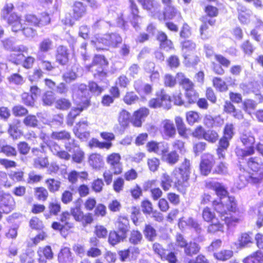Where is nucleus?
<instances>
[{"label":"nucleus","mask_w":263,"mask_h":263,"mask_svg":"<svg viewBox=\"0 0 263 263\" xmlns=\"http://www.w3.org/2000/svg\"><path fill=\"white\" fill-rule=\"evenodd\" d=\"M250 178V176L247 173L239 175L238 180L237 182V187L241 189L245 187L248 183Z\"/></svg>","instance_id":"obj_57"},{"label":"nucleus","mask_w":263,"mask_h":263,"mask_svg":"<svg viewBox=\"0 0 263 263\" xmlns=\"http://www.w3.org/2000/svg\"><path fill=\"white\" fill-rule=\"evenodd\" d=\"M56 62L62 66H65L69 61V52L67 47L60 45L56 49Z\"/></svg>","instance_id":"obj_11"},{"label":"nucleus","mask_w":263,"mask_h":263,"mask_svg":"<svg viewBox=\"0 0 263 263\" xmlns=\"http://www.w3.org/2000/svg\"><path fill=\"white\" fill-rule=\"evenodd\" d=\"M70 217L71 214L70 213L67 211L63 212L60 215L59 218V220L62 223L54 221L51 224V228L54 230L59 231L61 235L65 237L68 231L74 227L73 223L69 221Z\"/></svg>","instance_id":"obj_8"},{"label":"nucleus","mask_w":263,"mask_h":263,"mask_svg":"<svg viewBox=\"0 0 263 263\" xmlns=\"http://www.w3.org/2000/svg\"><path fill=\"white\" fill-rule=\"evenodd\" d=\"M200 250L198 244L195 242L190 241L184 249V253L189 256L197 254Z\"/></svg>","instance_id":"obj_31"},{"label":"nucleus","mask_w":263,"mask_h":263,"mask_svg":"<svg viewBox=\"0 0 263 263\" xmlns=\"http://www.w3.org/2000/svg\"><path fill=\"white\" fill-rule=\"evenodd\" d=\"M70 136V133L65 130L52 132L50 135V137L52 139L58 141H67V139H69Z\"/></svg>","instance_id":"obj_34"},{"label":"nucleus","mask_w":263,"mask_h":263,"mask_svg":"<svg viewBox=\"0 0 263 263\" xmlns=\"http://www.w3.org/2000/svg\"><path fill=\"white\" fill-rule=\"evenodd\" d=\"M89 90L96 95H100L104 89L102 87L99 86L96 82L90 81L88 83Z\"/></svg>","instance_id":"obj_58"},{"label":"nucleus","mask_w":263,"mask_h":263,"mask_svg":"<svg viewBox=\"0 0 263 263\" xmlns=\"http://www.w3.org/2000/svg\"><path fill=\"white\" fill-rule=\"evenodd\" d=\"M241 48L245 54L249 55H251L255 49V47L249 40H246L243 42L241 45Z\"/></svg>","instance_id":"obj_54"},{"label":"nucleus","mask_w":263,"mask_h":263,"mask_svg":"<svg viewBox=\"0 0 263 263\" xmlns=\"http://www.w3.org/2000/svg\"><path fill=\"white\" fill-rule=\"evenodd\" d=\"M118 228L121 234L126 237V233L129 229V220L126 217H120L118 219Z\"/></svg>","instance_id":"obj_27"},{"label":"nucleus","mask_w":263,"mask_h":263,"mask_svg":"<svg viewBox=\"0 0 263 263\" xmlns=\"http://www.w3.org/2000/svg\"><path fill=\"white\" fill-rule=\"evenodd\" d=\"M202 24L200 27V32L202 39H207V35L205 31L209 29V25L214 26L216 20L213 18H209V16H203L202 17Z\"/></svg>","instance_id":"obj_19"},{"label":"nucleus","mask_w":263,"mask_h":263,"mask_svg":"<svg viewBox=\"0 0 263 263\" xmlns=\"http://www.w3.org/2000/svg\"><path fill=\"white\" fill-rule=\"evenodd\" d=\"M74 97L78 106L72 108L68 114L67 118L68 125H72L74 119L89 105L90 97L87 85L84 84H80Z\"/></svg>","instance_id":"obj_3"},{"label":"nucleus","mask_w":263,"mask_h":263,"mask_svg":"<svg viewBox=\"0 0 263 263\" xmlns=\"http://www.w3.org/2000/svg\"><path fill=\"white\" fill-rule=\"evenodd\" d=\"M240 139L245 148L237 147L235 152L238 159L243 160L255 153V139L254 137L250 134H243Z\"/></svg>","instance_id":"obj_6"},{"label":"nucleus","mask_w":263,"mask_h":263,"mask_svg":"<svg viewBox=\"0 0 263 263\" xmlns=\"http://www.w3.org/2000/svg\"><path fill=\"white\" fill-rule=\"evenodd\" d=\"M224 135L222 138L231 140L234 136V126L232 124H227L224 128Z\"/></svg>","instance_id":"obj_62"},{"label":"nucleus","mask_w":263,"mask_h":263,"mask_svg":"<svg viewBox=\"0 0 263 263\" xmlns=\"http://www.w3.org/2000/svg\"><path fill=\"white\" fill-rule=\"evenodd\" d=\"M65 147L66 149L70 153L76 150L77 148H80L78 142L74 139H71V137L69 139L67 140V142L65 143Z\"/></svg>","instance_id":"obj_59"},{"label":"nucleus","mask_w":263,"mask_h":263,"mask_svg":"<svg viewBox=\"0 0 263 263\" xmlns=\"http://www.w3.org/2000/svg\"><path fill=\"white\" fill-rule=\"evenodd\" d=\"M162 160L170 165L175 164L179 160V156L174 150L168 153V147H164L161 151Z\"/></svg>","instance_id":"obj_13"},{"label":"nucleus","mask_w":263,"mask_h":263,"mask_svg":"<svg viewBox=\"0 0 263 263\" xmlns=\"http://www.w3.org/2000/svg\"><path fill=\"white\" fill-rule=\"evenodd\" d=\"M108 62L104 55H96L91 64L86 65V68L93 73L94 78L105 82L107 77L106 67Z\"/></svg>","instance_id":"obj_4"},{"label":"nucleus","mask_w":263,"mask_h":263,"mask_svg":"<svg viewBox=\"0 0 263 263\" xmlns=\"http://www.w3.org/2000/svg\"><path fill=\"white\" fill-rule=\"evenodd\" d=\"M243 263H262L263 253L260 251H257L250 255L246 257L243 260Z\"/></svg>","instance_id":"obj_24"},{"label":"nucleus","mask_w":263,"mask_h":263,"mask_svg":"<svg viewBox=\"0 0 263 263\" xmlns=\"http://www.w3.org/2000/svg\"><path fill=\"white\" fill-rule=\"evenodd\" d=\"M35 195L38 200L45 201L48 196V193L45 188L39 187L35 189Z\"/></svg>","instance_id":"obj_52"},{"label":"nucleus","mask_w":263,"mask_h":263,"mask_svg":"<svg viewBox=\"0 0 263 263\" xmlns=\"http://www.w3.org/2000/svg\"><path fill=\"white\" fill-rule=\"evenodd\" d=\"M120 159L121 156L117 153H112L107 158V162L110 165V169L115 175L120 174L122 171Z\"/></svg>","instance_id":"obj_10"},{"label":"nucleus","mask_w":263,"mask_h":263,"mask_svg":"<svg viewBox=\"0 0 263 263\" xmlns=\"http://www.w3.org/2000/svg\"><path fill=\"white\" fill-rule=\"evenodd\" d=\"M249 167L254 172L258 171L262 166V163L260 159L256 157H251L248 161Z\"/></svg>","instance_id":"obj_41"},{"label":"nucleus","mask_w":263,"mask_h":263,"mask_svg":"<svg viewBox=\"0 0 263 263\" xmlns=\"http://www.w3.org/2000/svg\"><path fill=\"white\" fill-rule=\"evenodd\" d=\"M40 263H46V259H50L53 257V253L50 246H46L44 248H40L37 251Z\"/></svg>","instance_id":"obj_20"},{"label":"nucleus","mask_w":263,"mask_h":263,"mask_svg":"<svg viewBox=\"0 0 263 263\" xmlns=\"http://www.w3.org/2000/svg\"><path fill=\"white\" fill-rule=\"evenodd\" d=\"M129 11L128 20L136 30L140 29L143 17L139 15V9L137 4L134 0H129Z\"/></svg>","instance_id":"obj_9"},{"label":"nucleus","mask_w":263,"mask_h":263,"mask_svg":"<svg viewBox=\"0 0 263 263\" xmlns=\"http://www.w3.org/2000/svg\"><path fill=\"white\" fill-rule=\"evenodd\" d=\"M143 233L145 238L149 241H154L157 236L156 230L151 224H145Z\"/></svg>","instance_id":"obj_30"},{"label":"nucleus","mask_w":263,"mask_h":263,"mask_svg":"<svg viewBox=\"0 0 263 263\" xmlns=\"http://www.w3.org/2000/svg\"><path fill=\"white\" fill-rule=\"evenodd\" d=\"M47 187L50 192L54 193L59 191L60 186L61 182L58 180L53 178L48 179L46 180Z\"/></svg>","instance_id":"obj_42"},{"label":"nucleus","mask_w":263,"mask_h":263,"mask_svg":"<svg viewBox=\"0 0 263 263\" xmlns=\"http://www.w3.org/2000/svg\"><path fill=\"white\" fill-rule=\"evenodd\" d=\"M55 97L54 93L52 91H47L42 96V100L43 104L50 106L55 101Z\"/></svg>","instance_id":"obj_39"},{"label":"nucleus","mask_w":263,"mask_h":263,"mask_svg":"<svg viewBox=\"0 0 263 263\" xmlns=\"http://www.w3.org/2000/svg\"><path fill=\"white\" fill-rule=\"evenodd\" d=\"M125 238L126 237L122 234H119L116 231H112L109 233L108 242L112 246H115L120 241H123Z\"/></svg>","instance_id":"obj_35"},{"label":"nucleus","mask_w":263,"mask_h":263,"mask_svg":"<svg viewBox=\"0 0 263 263\" xmlns=\"http://www.w3.org/2000/svg\"><path fill=\"white\" fill-rule=\"evenodd\" d=\"M130 117V114L125 109L122 110L119 113L118 122L120 126V129H119L120 134L123 133L125 128L128 126L129 123Z\"/></svg>","instance_id":"obj_18"},{"label":"nucleus","mask_w":263,"mask_h":263,"mask_svg":"<svg viewBox=\"0 0 263 263\" xmlns=\"http://www.w3.org/2000/svg\"><path fill=\"white\" fill-rule=\"evenodd\" d=\"M36 58L39 62V68L41 69H42L47 71H51L54 68L50 61L45 60V56H41V54H37Z\"/></svg>","instance_id":"obj_33"},{"label":"nucleus","mask_w":263,"mask_h":263,"mask_svg":"<svg viewBox=\"0 0 263 263\" xmlns=\"http://www.w3.org/2000/svg\"><path fill=\"white\" fill-rule=\"evenodd\" d=\"M164 133L166 136L168 138L174 137L176 131L173 122L168 120H165L163 122Z\"/></svg>","instance_id":"obj_25"},{"label":"nucleus","mask_w":263,"mask_h":263,"mask_svg":"<svg viewBox=\"0 0 263 263\" xmlns=\"http://www.w3.org/2000/svg\"><path fill=\"white\" fill-rule=\"evenodd\" d=\"M23 123L28 127H36L38 124V120L35 116L29 115L24 119Z\"/></svg>","instance_id":"obj_45"},{"label":"nucleus","mask_w":263,"mask_h":263,"mask_svg":"<svg viewBox=\"0 0 263 263\" xmlns=\"http://www.w3.org/2000/svg\"><path fill=\"white\" fill-rule=\"evenodd\" d=\"M58 259L61 263H71L73 258L68 248L62 249L59 254Z\"/></svg>","instance_id":"obj_26"},{"label":"nucleus","mask_w":263,"mask_h":263,"mask_svg":"<svg viewBox=\"0 0 263 263\" xmlns=\"http://www.w3.org/2000/svg\"><path fill=\"white\" fill-rule=\"evenodd\" d=\"M223 228V224H221L218 219H214V220L211 221V224L208 227V232L214 233L217 231H222Z\"/></svg>","instance_id":"obj_43"},{"label":"nucleus","mask_w":263,"mask_h":263,"mask_svg":"<svg viewBox=\"0 0 263 263\" xmlns=\"http://www.w3.org/2000/svg\"><path fill=\"white\" fill-rule=\"evenodd\" d=\"M143 9L153 12L157 9L158 4L155 0H137Z\"/></svg>","instance_id":"obj_29"},{"label":"nucleus","mask_w":263,"mask_h":263,"mask_svg":"<svg viewBox=\"0 0 263 263\" xmlns=\"http://www.w3.org/2000/svg\"><path fill=\"white\" fill-rule=\"evenodd\" d=\"M0 152L4 153L6 156L9 157H15L17 154V152L16 148L8 144H0Z\"/></svg>","instance_id":"obj_37"},{"label":"nucleus","mask_w":263,"mask_h":263,"mask_svg":"<svg viewBox=\"0 0 263 263\" xmlns=\"http://www.w3.org/2000/svg\"><path fill=\"white\" fill-rule=\"evenodd\" d=\"M214 164V160L212 155L203 157L200 163V170L202 175L207 176L211 171Z\"/></svg>","instance_id":"obj_14"},{"label":"nucleus","mask_w":263,"mask_h":263,"mask_svg":"<svg viewBox=\"0 0 263 263\" xmlns=\"http://www.w3.org/2000/svg\"><path fill=\"white\" fill-rule=\"evenodd\" d=\"M71 153V158L73 162L77 163H81L82 162L84 158V153L80 148H77Z\"/></svg>","instance_id":"obj_48"},{"label":"nucleus","mask_w":263,"mask_h":263,"mask_svg":"<svg viewBox=\"0 0 263 263\" xmlns=\"http://www.w3.org/2000/svg\"><path fill=\"white\" fill-rule=\"evenodd\" d=\"M177 79L179 84L185 89V92L191 89H194L193 82L189 79L185 78L183 73H178Z\"/></svg>","instance_id":"obj_23"},{"label":"nucleus","mask_w":263,"mask_h":263,"mask_svg":"<svg viewBox=\"0 0 263 263\" xmlns=\"http://www.w3.org/2000/svg\"><path fill=\"white\" fill-rule=\"evenodd\" d=\"M191 174V163L189 160L185 158L179 167H176L172 176L174 181L166 174H163L161 178V186L164 191H167L174 182L178 190H183L189 186L188 180Z\"/></svg>","instance_id":"obj_2"},{"label":"nucleus","mask_w":263,"mask_h":263,"mask_svg":"<svg viewBox=\"0 0 263 263\" xmlns=\"http://www.w3.org/2000/svg\"><path fill=\"white\" fill-rule=\"evenodd\" d=\"M149 114V110L145 107L140 108L135 111L132 119V123L134 126L141 127L142 122Z\"/></svg>","instance_id":"obj_12"},{"label":"nucleus","mask_w":263,"mask_h":263,"mask_svg":"<svg viewBox=\"0 0 263 263\" xmlns=\"http://www.w3.org/2000/svg\"><path fill=\"white\" fill-rule=\"evenodd\" d=\"M175 123L179 135L183 138H187V129L183 119L180 117H177L175 118Z\"/></svg>","instance_id":"obj_32"},{"label":"nucleus","mask_w":263,"mask_h":263,"mask_svg":"<svg viewBox=\"0 0 263 263\" xmlns=\"http://www.w3.org/2000/svg\"><path fill=\"white\" fill-rule=\"evenodd\" d=\"M24 52H17V53H11L8 57V59L9 61L17 65L23 60V58L25 57Z\"/></svg>","instance_id":"obj_56"},{"label":"nucleus","mask_w":263,"mask_h":263,"mask_svg":"<svg viewBox=\"0 0 263 263\" xmlns=\"http://www.w3.org/2000/svg\"><path fill=\"white\" fill-rule=\"evenodd\" d=\"M233 255L231 250H224L218 253H214V256L218 260L225 261L230 259Z\"/></svg>","instance_id":"obj_40"},{"label":"nucleus","mask_w":263,"mask_h":263,"mask_svg":"<svg viewBox=\"0 0 263 263\" xmlns=\"http://www.w3.org/2000/svg\"><path fill=\"white\" fill-rule=\"evenodd\" d=\"M170 104V97L164 92L161 91L157 98L152 99L149 102V106L152 108H157Z\"/></svg>","instance_id":"obj_15"},{"label":"nucleus","mask_w":263,"mask_h":263,"mask_svg":"<svg viewBox=\"0 0 263 263\" xmlns=\"http://www.w3.org/2000/svg\"><path fill=\"white\" fill-rule=\"evenodd\" d=\"M70 214L77 221L80 222L82 221L84 214L81 210L79 203H77L75 207L71 208Z\"/></svg>","instance_id":"obj_38"},{"label":"nucleus","mask_w":263,"mask_h":263,"mask_svg":"<svg viewBox=\"0 0 263 263\" xmlns=\"http://www.w3.org/2000/svg\"><path fill=\"white\" fill-rule=\"evenodd\" d=\"M202 217L204 220L208 222H211L214 220V219H217L215 214L209 208L204 209L202 212Z\"/></svg>","instance_id":"obj_64"},{"label":"nucleus","mask_w":263,"mask_h":263,"mask_svg":"<svg viewBox=\"0 0 263 263\" xmlns=\"http://www.w3.org/2000/svg\"><path fill=\"white\" fill-rule=\"evenodd\" d=\"M138 97L133 92H127L124 97V102L128 104H134L138 100Z\"/></svg>","instance_id":"obj_63"},{"label":"nucleus","mask_w":263,"mask_h":263,"mask_svg":"<svg viewBox=\"0 0 263 263\" xmlns=\"http://www.w3.org/2000/svg\"><path fill=\"white\" fill-rule=\"evenodd\" d=\"M214 86L219 91L223 92L227 90L228 86L226 82L221 78L215 77L213 79Z\"/></svg>","instance_id":"obj_46"},{"label":"nucleus","mask_w":263,"mask_h":263,"mask_svg":"<svg viewBox=\"0 0 263 263\" xmlns=\"http://www.w3.org/2000/svg\"><path fill=\"white\" fill-rule=\"evenodd\" d=\"M230 140L225 138H221L219 139L216 152L219 159H224L228 148L230 146Z\"/></svg>","instance_id":"obj_17"},{"label":"nucleus","mask_w":263,"mask_h":263,"mask_svg":"<svg viewBox=\"0 0 263 263\" xmlns=\"http://www.w3.org/2000/svg\"><path fill=\"white\" fill-rule=\"evenodd\" d=\"M207 187L215 191L219 197L218 200L213 201L214 210L219 214L220 219L226 223L230 222V212H235L236 203L233 197L228 196V193L225 187L217 181H210L206 183Z\"/></svg>","instance_id":"obj_1"},{"label":"nucleus","mask_w":263,"mask_h":263,"mask_svg":"<svg viewBox=\"0 0 263 263\" xmlns=\"http://www.w3.org/2000/svg\"><path fill=\"white\" fill-rule=\"evenodd\" d=\"M4 48L8 50L13 51L15 52H25L27 54L28 48L24 45L14 46V42L12 39H8L3 41Z\"/></svg>","instance_id":"obj_16"},{"label":"nucleus","mask_w":263,"mask_h":263,"mask_svg":"<svg viewBox=\"0 0 263 263\" xmlns=\"http://www.w3.org/2000/svg\"><path fill=\"white\" fill-rule=\"evenodd\" d=\"M43 71L40 68H35L33 69L32 73L29 75L28 79L31 82H37L43 77Z\"/></svg>","instance_id":"obj_49"},{"label":"nucleus","mask_w":263,"mask_h":263,"mask_svg":"<svg viewBox=\"0 0 263 263\" xmlns=\"http://www.w3.org/2000/svg\"><path fill=\"white\" fill-rule=\"evenodd\" d=\"M198 94L194 89H191L185 92V97L189 104H194L198 98Z\"/></svg>","instance_id":"obj_50"},{"label":"nucleus","mask_w":263,"mask_h":263,"mask_svg":"<svg viewBox=\"0 0 263 263\" xmlns=\"http://www.w3.org/2000/svg\"><path fill=\"white\" fill-rule=\"evenodd\" d=\"M71 105L70 101L66 98L59 99L55 102L56 108L61 110H67L71 107Z\"/></svg>","instance_id":"obj_47"},{"label":"nucleus","mask_w":263,"mask_h":263,"mask_svg":"<svg viewBox=\"0 0 263 263\" xmlns=\"http://www.w3.org/2000/svg\"><path fill=\"white\" fill-rule=\"evenodd\" d=\"M17 148L20 155H27L30 150V146L25 141L18 143Z\"/></svg>","instance_id":"obj_61"},{"label":"nucleus","mask_w":263,"mask_h":263,"mask_svg":"<svg viewBox=\"0 0 263 263\" xmlns=\"http://www.w3.org/2000/svg\"><path fill=\"white\" fill-rule=\"evenodd\" d=\"M240 245L242 247H248L250 244L253 242V239L249 234L245 233L241 234L240 239H239Z\"/></svg>","instance_id":"obj_55"},{"label":"nucleus","mask_w":263,"mask_h":263,"mask_svg":"<svg viewBox=\"0 0 263 263\" xmlns=\"http://www.w3.org/2000/svg\"><path fill=\"white\" fill-rule=\"evenodd\" d=\"M218 134L214 130H206L204 139L210 143H215L218 139Z\"/></svg>","instance_id":"obj_51"},{"label":"nucleus","mask_w":263,"mask_h":263,"mask_svg":"<svg viewBox=\"0 0 263 263\" xmlns=\"http://www.w3.org/2000/svg\"><path fill=\"white\" fill-rule=\"evenodd\" d=\"M14 6L12 4H6L2 10L1 16L4 20H7L8 24L11 26L12 31L17 32L22 28L21 19L15 13H11Z\"/></svg>","instance_id":"obj_7"},{"label":"nucleus","mask_w":263,"mask_h":263,"mask_svg":"<svg viewBox=\"0 0 263 263\" xmlns=\"http://www.w3.org/2000/svg\"><path fill=\"white\" fill-rule=\"evenodd\" d=\"M22 99L23 103L28 106H33L36 100L28 92H24L22 95Z\"/></svg>","instance_id":"obj_60"},{"label":"nucleus","mask_w":263,"mask_h":263,"mask_svg":"<svg viewBox=\"0 0 263 263\" xmlns=\"http://www.w3.org/2000/svg\"><path fill=\"white\" fill-rule=\"evenodd\" d=\"M88 162L90 165L95 169H100L104 164L102 156L98 154H92L90 155L89 157Z\"/></svg>","instance_id":"obj_22"},{"label":"nucleus","mask_w":263,"mask_h":263,"mask_svg":"<svg viewBox=\"0 0 263 263\" xmlns=\"http://www.w3.org/2000/svg\"><path fill=\"white\" fill-rule=\"evenodd\" d=\"M26 25L40 27L39 18L34 14H28L25 16Z\"/></svg>","instance_id":"obj_53"},{"label":"nucleus","mask_w":263,"mask_h":263,"mask_svg":"<svg viewBox=\"0 0 263 263\" xmlns=\"http://www.w3.org/2000/svg\"><path fill=\"white\" fill-rule=\"evenodd\" d=\"M143 239L142 233L138 230H133L131 231L129 241L134 245H138L141 243Z\"/></svg>","instance_id":"obj_36"},{"label":"nucleus","mask_w":263,"mask_h":263,"mask_svg":"<svg viewBox=\"0 0 263 263\" xmlns=\"http://www.w3.org/2000/svg\"><path fill=\"white\" fill-rule=\"evenodd\" d=\"M73 16L76 20L82 17L85 13L86 8L80 2H76L73 7Z\"/></svg>","instance_id":"obj_28"},{"label":"nucleus","mask_w":263,"mask_h":263,"mask_svg":"<svg viewBox=\"0 0 263 263\" xmlns=\"http://www.w3.org/2000/svg\"><path fill=\"white\" fill-rule=\"evenodd\" d=\"M186 119L189 124L193 125L196 122H198L200 119L199 114L194 111H190L186 113Z\"/></svg>","instance_id":"obj_44"},{"label":"nucleus","mask_w":263,"mask_h":263,"mask_svg":"<svg viewBox=\"0 0 263 263\" xmlns=\"http://www.w3.org/2000/svg\"><path fill=\"white\" fill-rule=\"evenodd\" d=\"M53 42L49 38L44 39L39 45V50L37 54L45 56V53L52 49Z\"/></svg>","instance_id":"obj_21"},{"label":"nucleus","mask_w":263,"mask_h":263,"mask_svg":"<svg viewBox=\"0 0 263 263\" xmlns=\"http://www.w3.org/2000/svg\"><path fill=\"white\" fill-rule=\"evenodd\" d=\"M122 41V38L119 33L112 32L96 37L95 40L91 41V44L97 50H100L106 49L109 47H117Z\"/></svg>","instance_id":"obj_5"}]
</instances>
